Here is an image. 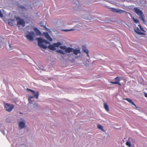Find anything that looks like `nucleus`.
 <instances>
[{
    "label": "nucleus",
    "instance_id": "nucleus-1",
    "mask_svg": "<svg viewBox=\"0 0 147 147\" xmlns=\"http://www.w3.org/2000/svg\"><path fill=\"white\" fill-rule=\"evenodd\" d=\"M37 40L38 41V46L44 49H47V47L46 45L42 44V43H44L46 44H50L49 42L47 40L40 38H37Z\"/></svg>",
    "mask_w": 147,
    "mask_h": 147
},
{
    "label": "nucleus",
    "instance_id": "nucleus-2",
    "mask_svg": "<svg viewBox=\"0 0 147 147\" xmlns=\"http://www.w3.org/2000/svg\"><path fill=\"white\" fill-rule=\"evenodd\" d=\"M134 11L139 16L140 19L144 23L146 21L144 19L145 16L142 12L140 9L137 7H135L134 9Z\"/></svg>",
    "mask_w": 147,
    "mask_h": 147
},
{
    "label": "nucleus",
    "instance_id": "nucleus-3",
    "mask_svg": "<svg viewBox=\"0 0 147 147\" xmlns=\"http://www.w3.org/2000/svg\"><path fill=\"white\" fill-rule=\"evenodd\" d=\"M35 35L34 32H29L28 34L26 35V37L29 40L32 41L34 40V37Z\"/></svg>",
    "mask_w": 147,
    "mask_h": 147
},
{
    "label": "nucleus",
    "instance_id": "nucleus-4",
    "mask_svg": "<svg viewBox=\"0 0 147 147\" xmlns=\"http://www.w3.org/2000/svg\"><path fill=\"white\" fill-rule=\"evenodd\" d=\"M110 9H111V10L113 12H116V13H122L125 12L126 13H128L129 14V15H131V14L130 13L127 12L126 11H125L121 9H116V8H110Z\"/></svg>",
    "mask_w": 147,
    "mask_h": 147
},
{
    "label": "nucleus",
    "instance_id": "nucleus-5",
    "mask_svg": "<svg viewBox=\"0 0 147 147\" xmlns=\"http://www.w3.org/2000/svg\"><path fill=\"white\" fill-rule=\"evenodd\" d=\"M14 106L12 104L6 103L5 105V108L6 110L8 112H10L13 109Z\"/></svg>",
    "mask_w": 147,
    "mask_h": 147
},
{
    "label": "nucleus",
    "instance_id": "nucleus-6",
    "mask_svg": "<svg viewBox=\"0 0 147 147\" xmlns=\"http://www.w3.org/2000/svg\"><path fill=\"white\" fill-rule=\"evenodd\" d=\"M16 20L17 21V24L19 26L22 25L23 26H24L25 25V22L24 20L18 17Z\"/></svg>",
    "mask_w": 147,
    "mask_h": 147
},
{
    "label": "nucleus",
    "instance_id": "nucleus-7",
    "mask_svg": "<svg viewBox=\"0 0 147 147\" xmlns=\"http://www.w3.org/2000/svg\"><path fill=\"white\" fill-rule=\"evenodd\" d=\"M27 90L30 92H31L33 94H34V97L36 98L37 99H38V96L39 95V92H35V91L30 89L27 88Z\"/></svg>",
    "mask_w": 147,
    "mask_h": 147
},
{
    "label": "nucleus",
    "instance_id": "nucleus-8",
    "mask_svg": "<svg viewBox=\"0 0 147 147\" xmlns=\"http://www.w3.org/2000/svg\"><path fill=\"white\" fill-rule=\"evenodd\" d=\"M135 32L138 34L141 35H146V34L144 33L141 32V31L139 29L138 27L134 29Z\"/></svg>",
    "mask_w": 147,
    "mask_h": 147
},
{
    "label": "nucleus",
    "instance_id": "nucleus-9",
    "mask_svg": "<svg viewBox=\"0 0 147 147\" xmlns=\"http://www.w3.org/2000/svg\"><path fill=\"white\" fill-rule=\"evenodd\" d=\"M44 34L46 38L49 41H52V39L51 38L48 33H44Z\"/></svg>",
    "mask_w": 147,
    "mask_h": 147
},
{
    "label": "nucleus",
    "instance_id": "nucleus-10",
    "mask_svg": "<svg viewBox=\"0 0 147 147\" xmlns=\"http://www.w3.org/2000/svg\"><path fill=\"white\" fill-rule=\"evenodd\" d=\"M19 126L20 128H23L25 126V123L23 121L20 122L19 123Z\"/></svg>",
    "mask_w": 147,
    "mask_h": 147
},
{
    "label": "nucleus",
    "instance_id": "nucleus-11",
    "mask_svg": "<svg viewBox=\"0 0 147 147\" xmlns=\"http://www.w3.org/2000/svg\"><path fill=\"white\" fill-rule=\"evenodd\" d=\"M73 50V49L72 48L68 47L66 48L65 50V52H66L70 53L71 52H72Z\"/></svg>",
    "mask_w": 147,
    "mask_h": 147
},
{
    "label": "nucleus",
    "instance_id": "nucleus-12",
    "mask_svg": "<svg viewBox=\"0 0 147 147\" xmlns=\"http://www.w3.org/2000/svg\"><path fill=\"white\" fill-rule=\"evenodd\" d=\"M34 30L36 32V34L38 35H40L41 34V33L40 30L38 29L37 28H34Z\"/></svg>",
    "mask_w": 147,
    "mask_h": 147
},
{
    "label": "nucleus",
    "instance_id": "nucleus-13",
    "mask_svg": "<svg viewBox=\"0 0 147 147\" xmlns=\"http://www.w3.org/2000/svg\"><path fill=\"white\" fill-rule=\"evenodd\" d=\"M47 47L52 50L54 51L55 50V48L54 45H53V44L52 45H49Z\"/></svg>",
    "mask_w": 147,
    "mask_h": 147
},
{
    "label": "nucleus",
    "instance_id": "nucleus-14",
    "mask_svg": "<svg viewBox=\"0 0 147 147\" xmlns=\"http://www.w3.org/2000/svg\"><path fill=\"white\" fill-rule=\"evenodd\" d=\"M73 51L74 54L77 55L78 53H80V51L79 49H74L72 51Z\"/></svg>",
    "mask_w": 147,
    "mask_h": 147
},
{
    "label": "nucleus",
    "instance_id": "nucleus-15",
    "mask_svg": "<svg viewBox=\"0 0 147 147\" xmlns=\"http://www.w3.org/2000/svg\"><path fill=\"white\" fill-rule=\"evenodd\" d=\"M125 99L127 100L130 103L134 105L135 107H136V105L134 103V102L132 101L130 99L128 98H126Z\"/></svg>",
    "mask_w": 147,
    "mask_h": 147
},
{
    "label": "nucleus",
    "instance_id": "nucleus-16",
    "mask_svg": "<svg viewBox=\"0 0 147 147\" xmlns=\"http://www.w3.org/2000/svg\"><path fill=\"white\" fill-rule=\"evenodd\" d=\"M104 106L105 109L107 111H109V106L106 103H104Z\"/></svg>",
    "mask_w": 147,
    "mask_h": 147
},
{
    "label": "nucleus",
    "instance_id": "nucleus-17",
    "mask_svg": "<svg viewBox=\"0 0 147 147\" xmlns=\"http://www.w3.org/2000/svg\"><path fill=\"white\" fill-rule=\"evenodd\" d=\"M14 21L13 20H9L8 22V24L11 26H13Z\"/></svg>",
    "mask_w": 147,
    "mask_h": 147
},
{
    "label": "nucleus",
    "instance_id": "nucleus-18",
    "mask_svg": "<svg viewBox=\"0 0 147 147\" xmlns=\"http://www.w3.org/2000/svg\"><path fill=\"white\" fill-rule=\"evenodd\" d=\"M97 127L99 129L101 130L102 131L105 132V130L103 129V127L102 125H98L97 126Z\"/></svg>",
    "mask_w": 147,
    "mask_h": 147
},
{
    "label": "nucleus",
    "instance_id": "nucleus-19",
    "mask_svg": "<svg viewBox=\"0 0 147 147\" xmlns=\"http://www.w3.org/2000/svg\"><path fill=\"white\" fill-rule=\"evenodd\" d=\"M61 45V43L60 42L53 43V45H54L55 47H59Z\"/></svg>",
    "mask_w": 147,
    "mask_h": 147
},
{
    "label": "nucleus",
    "instance_id": "nucleus-20",
    "mask_svg": "<svg viewBox=\"0 0 147 147\" xmlns=\"http://www.w3.org/2000/svg\"><path fill=\"white\" fill-rule=\"evenodd\" d=\"M57 51L58 53L62 54L63 55L65 54V53L63 51L61 50H57Z\"/></svg>",
    "mask_w": 147,
    "mask_h": 147
},
{
    "label": "nucleus",
    "instance_id": "nucleus-21",
    "mask_svg": "<svg viewBox=\"0 0 147 147\" xmlns=\"http://www.w3.org/2000/svg\"><path fill=\"white\" fill-rule=\"evenodd\" d=\"M111 83L113 84H118L120 86H121V84L119 83V82H111Z\"/></svg>",
    "mask_w": 147,
    "mask_h": 147
},
{
    "label": "nucleus",
    "instance_id": "nucleus-22",
    "mask_svg": "<svg viewBox=\"0 0 147 147\" xmlns=\"http://www.w3.org/2000/svg\"><path fill=\"white\" fill-rule=\"evenodd\" d=\"M114 80L116 81L115 82H119L120 80V78L119 77H117L115 78Z\"/></svg>",
    "mask_w": 147,
    "mask_h": 147
},
{
    "label": "nucleus",
    "instance_id": "nucleus-23",
    "mask_svg": "<svg viewBox=\"0 0 147 147\" xmlns=\"http://www.w3.org/2000/svg\"><path fill=\"white\" fill-rule=\"evenodd\" d=\"M132 19L134 22L136 23H139V22L137 19H135L134 17L132 18Z\"/></svg>",
    "mask_w": 147,
    "mask_h": 147
},
{
    "label": "nucleus",
    "instance_id": "nucleus-24",
    "mask_svg": "<svg viewBox=\"0 0 147 147\" xmlns=\"http://www.w3.org/2000/svg\"><path fill=\"white\" fill-rule=\"evenodd\" d=\"M129 138L128 139V141L126 142V145L129 147H130L131 146V144L130 142H129Z\"/></svg>",
    "mask_w": 147,
    "mask_h": 147
},
{
    "label": "nucleus",
    "instance_id": "nucleus-25",
    "mask_svg": "<svg viewBox=\"0 0 147 147\" xmlns=\"http://www.w3.org/2000/svg\"><path fill=\"white\" fill-rule=\"evenodd\" d=\"M84 52L86 53V54H87V55L88 57H89V53H88L89 51L87 49H86V50H85L84 51Z\"/></svg>",
    "mask_w": 147,
    "mask_h": 147
},
{
    "label": "nucleus",
    "instance_id": "nucleus-26",
    "mask_svg": "<svg viewBox=\"0 0 147 147\" xmlns=\"http://www.w3.org/2000/svg\"><path fill=\"white\" fill-rule=\"evenodd\" d=\"M60 48L61 49L65 50V51L66 47L65 46H60Z\"/></svg>",
    "mask_w": 147,
    "mask_h": 147
},
{
    "label": "nucleus",
    "instance_id": "nucleus-27",
    "mask_svg": "<svg viewBox=\"0 0 147 147\" xmlns=\"http://www.w3.org/2000/svg\"><path fill=\"white\" fill-rule=\"evenodd\" d=\"M33 97H34V96H30L29 97L28 100L30 102H31V99Z\"/></svg>",
    "mask_w": 147,
    "mask_h": 147
},
{
    "label": "nucleus",
    "instance_id": "nucleus-28",
    "mask_svg": "<svg viewBox=\"0 0 147 147\" xmlns=\"http://www.w3.org/2000/svg\"><path fill=\"white\" fill-rule=\"evenodd\" d=\"M140 27V29L143 31L145 32V31L144 30V28L142 26L139 24L138 25Z\"/></svg>",
    "mask_w": 147,
    "mask_h": 147
},
{
    "label": "nucleus",
    "instance_id": "nucleus-29",
    "mask_svg": "<svg viewBox=\"0 0 147 147\" xmlns=\"http://www.w3.org/2000/svg\"><path fill=\"white\" fill-rule=\"evenodd\" d=\"M20 8L21 9H22L23 10H26L27 9L24 7V6L23 5H21L20 6Z\"/></svg>",
    "mask_w": 147,
    "mask_h": 147
},
{
    "label": "nucleus",
    "instance_id": "nucleus-30",
    "mask_svg": "<svg viewBox=\"0 0 147 147\" xmlns=\"http://www.w3.org/2000/svg\"><path fill=\"white\" fill-rule=\"evenodd\" d=\"M87 49L86 47L85 46H82V50L84 51L85 50Z\"/></svg>",
    "mask_w": 147,
    "mask_h": 147
},
{
    "label": "nucleus",
    "instance_id": "nucleus-31",
    "mask_svg": "<svg viewBox=\"0 0 147 147\" xmlns=\"http://www.w3.org/2000/svg\"><path fill=\"white\" fill-rule=\"evenodd\" d=\"M3 14L2 13L1 10H0V17L2 18L3 17Z\"/></svg>",
    "mask_w": 147,
    "mask_h": 147
},
{
    "label": "nucleus",
    "instance_id": "nucleus-32",
    "mask_svg": "<svg viewBox=\"0 0 147 147\" xmlns=\"http://www.w3.org/2000/svg\"><path fill=\"white\" fill-rule=\"evenodd\" d=\"M73 30V29H70V30H64L65 31H72V30Z\"/></svg>",
    "mask_w": 147,
    "mask_h": 147
},
{
    "label": "nucleus",
    "instance_id": "nucleus-33",
    "mask_svg": "<svg viewBox=\"0 0 147 147\" xmlns=\"http://www.w3.org/2000/svg\"><path fill=\"white\" fill-rule=\"evenodd\" d=\"M144 96L145 97L147 98V94L146 93H145Z\"/></svg>",
    "mask_w": 147,
    "mask_h": 147
},
{
    "label": "nucleus",
    "instance_id": "nucleus-34",
    "mask_svg": "<svg viewBox=\"0 0 147 147\" xmlns=\"http://www.w3.org/2000/svg\"><path fill=\"white\" fill-rule=\"evenodd\" d=\"M11 45L10 44H9V47L10 48L11 47Z\"/></svg>",
    "mask_w": 147,
    "mask_h": 147
}]
</instances>
